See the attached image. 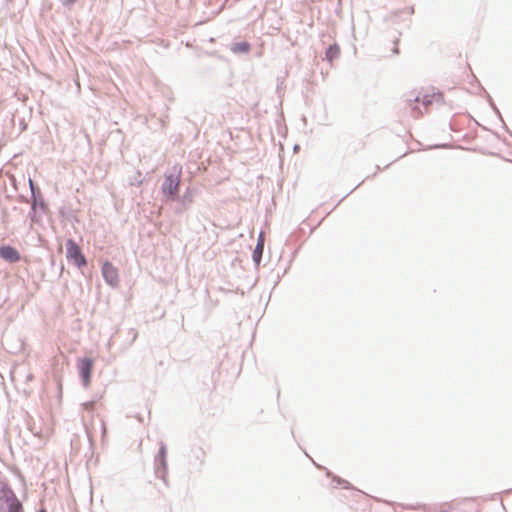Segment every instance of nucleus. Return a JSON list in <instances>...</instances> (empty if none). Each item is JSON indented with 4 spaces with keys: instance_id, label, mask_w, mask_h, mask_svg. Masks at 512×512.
Listing matches in <instances>:
<instances>
[{
    "instance_id": "nucleus-1",
    "label": "nucleus",
    "mask_w": 512,
    "mask_h": 512,
    "mask_svg": "<svg viewBox=\"0 0 512 512\" xmlns=\"http://www.w3.org/2000/svg\"><path fill=\"white\" fill-rule=\"evenodd\" d=\"M29 189L32 201L28 218L32 223L39 224L42 220V214L48 209L47 204L42 196L39 185L32 179H29Z\"/></svg>"
},
{
    "instance_id": "nucleus-2",
    "label": "nucleus",
    "mask_w": 512,
    "mask_h": 512,
    "mask_svg": "<svg viewBox=\"0 0 512 512\" xmlns=\"http://www.w3.org/2000/svg\"><path fill=\"white\" fill-rule=\"evenodd\" d=\"M181 172L182 167H177L175 165L173 166L172 172H166L164 174V180L160 186V192L168 202L178 198L181 183Z\"/></svg>"
},
{
    "instance_id": "nucleus-3",
    "label": "nucleus",
    "mask_w": 512,
    "mask_h": 512,
    "mask_svg": "<svg viewBox=\"0 0 512 512\" xmlns=\"http://www.w3.org/2000/svg\"><path fill=\"white\" fill-rule=\"evenodd\" d=\"M19 500L6 478H0V512H14L22 508Z\"/></svg>"
},
{
    "instance_id": "nucleus-4",
    "label": "nucleus",
    "mask_w": 512,
    "mask_h": 512,
    "mask_svg": "<svg viewBox=\"0 0 512 512\" xmlns=\"http://www.w3.org/2000/svg\"><path fill=\"white\" fill-rule=\"evenodd\" d=\"M65 246L66 259L69 263H71L78 269H82L87 266V258L73 238L66 239Z\"/></svg>"
},
{
    "instance_id": "nucleus-5",
    "label": "nucleus",
    "mask_w": 512,
    "mask_h": 512,
    "mask_svg": "<svg viewBox=\"0 0 512 512\" xmlns=\"http://www.w3.org/2000/svg\"><path fill=\"white\" fill-rule=\"evenodd\" d=\"M76 367L81 384L88 388L92 380L94 360L91 357H79Z\"/></svg>"
},
{
    "instance_id": "nucleus-6",
    "label": "nucleus",
    "mask_w": 512,
    "mask_h": 512,
    "mask_svg": "<svg viewBox=\"0 0 512 512\" xmlns=\"http://www.w3.org/2000/svg\"><path fill=\"white\" fill-rule=\"evenodd\" d=\"M102 277L105 283L111 288L119 285V274L117 268L108 260L104 261L101 267Z\"/></svg>"
},
{
    "instance_id": "nucleus-7",
    "label": "nucleus",
    "mask_w": 512,
    "mask_h": 512,
    "mask_svg": "<svg viewBox=\"0 0 512 512\" xmlns=\"http://www.w3.org/2000/svg\"><path fill=\"white\" fill-rule=\"evenodd\" d=\"M314 465L320 469V470H324L325 471V474L328 478H331V483H332V487L333 488H341V489H351V490H354V491H357L359 493H362L360 490L356 489L349 481H347L346 479L338 476V475H335L332 471H330L328 468L326 467H323L321 465H318L316 464L314 461H313Z\"/></svg>"
},
{
    "instance_id": "nucleus-8",
    "label": "nucleus",
    "mask_w": 512,
    "mask_h": 512,
    "mask_svg": "<svg viewBox=\"0 0 512 512\" xmlns=\"http://www.w3.org/2000/svg\"><path fill=\"white\" fill-rule=\"evenodd\" d=\"M404 101L411 109V114L414 118H419L423 115V111L417 104L420 100V91L414 89L403 95Z\"/></svg>"
},
{
    "instance_id": "nucleus-9",
    "label": "nucleus",
    "mask_w": 512,
    "mask_h": 512,
    "mask_svg": "<svg viewBox=\"0 0 512 512\" xmlns=\"http://www.w3.org/2000/svg\"><path fill=\"white\" fill-rule=\"evenodd\" d=\"M0 258L9 264H14L19 262L22 256L19 250L11 244H1Z\"/></svg>"
},
{
    "instance_id": "nucleus-10",
    "label": "nucleus",
    "mask_w": 512,
    "mask_h": 512,
    "mask_svg": "<svg viewBox=\"0 0 512 512\" xmlns=\"http://www.w3.org/2000/svg\"><path fill=\"white\" fill-rule=\"evenodd\" d=\"M200 193V189L197 186L189 185L185 188L183 194L178 193V198H175L171 202H182V206L192 207L194 198Z\"/></svg>"
},
{
    "instance_id": "nucleus-11",
    "label": "nucleus",
    "mask_w": 512,
    "mask_h": 512,
    "mask_svg": "<svg viewBox=\"0 0 512 512\" xmlns=\"http://www.w3.org/2000/svg\"><path fill=\"white\" fill-rule=\"evenodd\" d=\"M206 452L200 446H193L190 450L189 464L195 467L197 471H200L202 466L205 464Z\"/></svg>"
},
{
    "instance_id": "nucleus-12",
    "label": "nucleus",
    "mask_w": 512,
    "mask_h": 512,
    "mask_svg": "<svg viewBox=\"0 0 512 512\" xmlns=\"http://www.w3.org/2000/svg\"><path fill=\"white\" fill-rule=\"evenodd\" d=\"M154 474L156 478L162 480L166 486H169L167 459L154 458Z\"/></svg>"
},
{
    "instance_id": "nucleus-13",
    "label": "nucleus",
    "mask_w": 512,
    "mask_h": 512,
    "mask_svg": "<svg viewBox=\"0 0 512 512\" xmlns=\"http://www.w3.org/2000/svg\"><path fill=\"white\" fill-rule=\"evenodd\" d=\"M264 252V239L260 236L257 240L256 246L252 251V261L255 268H259Z\"/></svg>"
},
{
    "instance_id": "nucleus-14",
    "label": "nucleus",
    "mask_w": 512,
    "mask_h": 512,
    "mask_svg": "<svg viewBox=\"0 0 512 512\" xmlns=\"http://www.w3.org/2000/svg\"><path fill=\"white\" fill-rule=\"evenodd\" d=\"M340 53L341 49L339 44L334 42L326 48L323 60L327 61L332 66L333 61L339 58Z\"/></svg>"
},
{
    "instance_id": "nucleus-15",
    "label": "nucleus",
    "mask_w": 512,
    "mask_h": 512,
    "mask_svg": "<svg viewBox=\"0 0 512 512\" xmlns=\"http://www.w3.org/2000/svg\"><path fill=\"white\" fill-rule=\"evenodd\" d=\"M486 101L489 104L492 111L494 112V114L499 119V121L502 123L503 129L512 137V131L506 125L499 108L497 107L495 101L493 100V98L491 97V95L489 93H486Z\"/></svg>"
},
{
    "instance_id": "nucleus-16",
    "label": "nucleus",
    "mask_w": 512,
    "mask_h": 512,
    "mask_svg": "<svg viewBox=\"0 0 512 512\" xmlns=\"http://www.w3.org/2000/svg\"><path fill=\"white\" fill-rule=\"evenodd\" d=\"M230 50L232 53L237 55H246L251 51V44L246 40L233 42L231 44Z\"/></svg>"
},
{
    "instance_id": "nucleus-17",
    "label": "nucleus",
    "mask_w": 512,
    "mask_h": 512,
    "mask_svg": "<svg viewBox=\"0 0 512 512\" xmlns=\"http://www.w3.org/2000/svg\"><path fill=\"white\" fill-rule=\"evenodd\" d=\"M419 102H421V104L424 107H428V106L432 105V103L434 102V93L429 94V93H422V91H420Z\"/></svg>"
},
{
    "instance_id": "nucleus-18",
    "label": "nucleus",
    "mask_w": 512,
    "mask_h": 512,
    "mask_svg": "<svg viewBox=\"0 0 512 512\" xmlns=\"http://www.w3.org/2000/svg\"><path fill=\"white\" fill-rule=\"evenodd\" d=\"M167 453V445L165 444V442L160 441L158 452L156 453L154 458L167 459Z\"/></svg>"
},
{
    "instance_id": "nucleus-19",
    "label": "nucleus",
    "mask_w": 512,
    "mask_h": 512,
    "mask_svg": "<svg viewBox=\"0 0 512 512\" xmlns=\"http://www.w3.org/2000/svg\"><path fill=\"white\" fill-rule=\"evenodd\" d=\"M101 398H102V395L100 394L99 396H96L92 400H89V401H86V402L82 403L81 404L82 409L85 410V411H92L96 401L98 399H101Z\"/></svg>"
},
{
    "instance_id": "nucleus-20",
    "label": "nucleus",
    "mask_w": 512,
    "mask_h": 512,
    "mask_svg": "<svg viewBox=\"0 0 512 512\" xmlns=\"http://www.w3.org/2000/svg\"><path fill=\"white\" fill-rule=\"evenodd\" d=\"M451 147L452 146L450 143H439V144L429 145L425 148H422V150L449 149Z\"/></svg>"
},
{
    "instance_id": "nucleus-21",
    "label": "nucleus",
    "mask_w": 512,
    "mask_h": 512,
    "mask_svg": "<svg viewBox=\"0 0 512 512\" xmlns=\"http://www.w3.org/2000/svg\"><path fill=\"white\" fill-rule=\"evenodd\" d=\"M144 181V178L142 177V173L141 171H137L135 176L133 177V180H131L130 182V185H136V186H140L142 185Z\"/></svg>"
},
{
    "instance_id": "nucleus-22",
    "label": "nucleus",
    "mask_w": 512,
    "mask_h": 512,
    "mask_svg": "<svg viewBox=\"0 0 512 512\" xmlns=\"http://www.w3.org/2000/svg\"><path fill=\"white\" fill-rule=\"evenodd\" d=\"M176 203H177V205L174 209V212L177 215H181L191 209L190 207L182 206V202H176Z\"/></svg>"
},
{
    "instance_id": "nucleus-23",
    "label": "nucleus",
    "mask_w": 512,
    "mask_h": 512,
    "mask_svg": "<svg viewBox=\"0 0 512 512\" xmlns=\"http://www.w3.org/2000/svg\"><path fill=\"white\" fill-rule=\"evenodd\" d=\"M79 0H59L63 7L70 9L74 6Z\"/></svg>"
},
{
    "instance_id": "nucleus-24",
    "label": "nucleus",
    "mask_w": 512,
    "mask_h": 512,
    "mask_svg": "<svg viewBox=\"0 0 512 512\" xmlns=\"http://www.w3.org/2000/svg\"><path fill=\"white\" fill-rule=\"evenodd\" d=\"M365 180H362L361 182H359L350 192H348L346 195H344L339 201L338 203L336 204V207L346 198L348 197L351 193H353L358 187H360L363 183H364Z\"/></svg>"
},
{
    "instance_id": "nucleus-25",
    "label": "nucleus",
    "mask_w": 512,
    "mask_h": 512,
    "mask_svg": "<svg viewBox=\"0 0 512 512\" xmlns=\"http://www.w3.org/2000/svg\"><path fill=\"white\" fill-rule=\"evenodd\" d=\"M434 102L444 103V96L439 90H437V92L434 93Z\"/></svg>"
},
{
    "instance_id": "nucleus-26",
    "label": "nucleus",
    "mask_w": 512,
    "mask_h": 512,
    "mask_svg": "<svg viewBox=\"0 0 512 512\" xmlns=\"http://www.w3.org/2000/svg\"><path fill=\"white\" fill-rule=\"evenodd\" d=\"M101 434H102V438H104L107 434V426L103 419H101Z\"/></svg>"
},
{
    "instance_id": "nucleus-27",
    "label": "nucleus",
    "mask_w": 512,
    "mask_h": 512,
    "mask_svg": "<svg viewBox=\"0 0 512 512\" xmlns=\"http://www.w3.org/2000/svg\"><path fill=\"white\" fill-rule=\"evenodd\" d=\"M475 81L478 83L480 94L486 99L487 90L479 83L477 78H475Z\"/></svg>"
},
{
    "instance_id": "nucleus-28",
    "label": "nucleus",
    "mask_w": 512,
    "mask_h": 512,
    "mask_svg": "<svg viewBox=\"0 0 512 512\" xmlns=\"http://www.w3.org/2000/svg\"><path fill=\"white\" fill-rule=\"evenodd\" d=\"M130 333H132V334H133V336H132V339H131V341H130L129 345H132V343L136 340V338H137V336H138V333H137L134 329H131V330H130Z\"/></svg>"
},
{
    "instance_id": "nucleus-29",
    "label": "nucleus",
    "mask_w": 512,
    "mask_h": 512,
    "mask_svg": "<svg viewBox=\"0 0 512 512\" xmlns=\"http://www.w3.org/2000/svg\"><path fill=\"white\" fill-rule=\"evenodd\" d=\"M277 81H279V78L277 79ZM283 81L281 82H278L277 83V88H276V92L277 94L280 96V91H281V85H282Z\"/></svg>"
},
{
    "instance_id": "nucleus-30",
    "label": "nucleus",
    "mask_w": 512,
    "mask_h": 512,
    "mask_svg": "<svg viewBox=\"0 0 512 512\" xmlns=\"http://www.w3.org/2000/svg\"><path fill=\"white\" fill-rule=\"evenodd\" d=\"M36 512H48V510L44 505H42L36 510Z\"/></svg>"
},
{
    "instance_id": "nucleus-31",
    "label": "nucleus",
    "mask_w": 512,
    "mask_h": 512,
    "mask_svg": "<svg viewBox=\"0 0 512 512\" xmlns=\"http://www.w3.org/2000/svg\"><path fill=\"white\" fill-rule=\"evenodd\" d=\"M158 121H159L161 127H165L166 126V120L165 119L159 118Z\"/></svg>"
},
{
    "instance_id": "nucleus-32",
    "label": "nucleus",
    "mask_w": 512,
    "mask_h": 512,
    "mask_svg": "<svg viewBox=\"0 0 512 512\" xmlns=\"http://www.w3.org/2000/svg\"><path fill=\"white\" fill-rule=\"evenodd\" d=\"M469 117L478 125L480 126L483 130H487V128L485 126H482L480 125L471 115H469Z\"/></svg>"
},
{
    "instance_id": "nucleus-33",
    "label": "nucleus",
    "mask_w": 512,
    "mask_h": 512,
    "mask_svg": "<svg viewBox=\"0 0 512 512\" xmlns=\"http://www.w3.org/2000/svg\"><path fill=\"white\" fill-rule=\"evenodd\" d=\"M26 128H27V125L24 122H22L21 123V131L26 130Z\"/></svg>"
},
{
    "instance_id": "nucleus-34",
    "label": "nucleus",
    "mask_w": 512,
    "mask_h": 512,
    "mask_svg": "<svg viewBox=\"0 0 512 512\" xmlns=\"http://www.w3.org/2000/svg\"><path fill=\"white\" fill-rule=\"evenodd\" d=\"M300 149V146L298 144H295L293 147L294 152H297Z\"/></svg>"
},
{
    "instance_id": "nucleus-35",
    "label": "nucleus",
    "mask_w": 512,
    "mask_h": 512,
    "mask_svg": "<svg viewBox=\"0 0 512 512\" xmlns=\"http://www.w3.org/2000/svg\"><path fill=\"white\" fill-rule=\"evenodd\" d=\"M14 512H25V511H24V507H22V508H18V510H17V511H14Z\"/></svg>"
},
{
    "instance_id": "nucleus-36",
    "label": "nucleus",
    "mask_w": 512,
    "mask_h": 512,
    "mask_svg": "<svg viewBox=\"0 0 512 512\" xmlns=\"http://www.w3.org/2000/svg\"><path fill=\"white\" fill-rule=\"evenodd\" d=\"M394 53H396V54H398V53H399V49H398V47H397V46H395V48H394Z\"/></svg>"
},
{
    "instance_id": "nucleus-37",
    "label": "nucleus",
    "mask_w": 512,
    "mask_h": 512,
    "mask_svg": "<svg viewBox=\"0 0 512 512\" xmlns=\"http://www.w3.org/2000/svg\"><path fill=\"white\" fill-rule=\"evenodd\" d=\"M376 169H377V171H381L382 170V168L379 165H376Z\"/></svg>"
},
{
    "instance_id": "nucleus-38",
    "label": "nucleus",
    "mask_w": 512,
    "mask_h": 512,
    "mask_svg": "<svg viewBox=\"0 0 512 512\" xmlns=\"http://www.w3.org/2000/svg\"><path fill=\"white\" fill-rule=\"evenodd\" d=\"M32 378H33V376H32L31 374H29V375L27 376V380H31Z\"/></svg>"
},
{
    "instance_id": "nucleus-39",
    "label": "nucleus",
    "mask_w": 512,
    "mask_h": 512,
    "mask_svg": "<svg viewBox=\"0 0 512 512\" xmlns=\"http://www.w3.org/2000/svg\"><path fill=\"white\" fill-rule=\"evenodd\" d=\"M51 264L55 265V259L54 258H51Z\"/></svg>"
},
{
    "instance_id": "nucleus-40",
    "label": "nucleus",
    "mask_w": 512,
    "mask_h": 512,
    "mask_svg": "<svg viewBox=\"0 0 512 512\" xmlns=\"http://www.w3.org/2000/svg\"><path fill=\"white\" fill-rule=\"evenodd\" d=\"M511 491H512V488H511V489H508V490H505V492H504V493L508 494V493H510Z\"/></svg>"
},
{
    "instance_id": "nucleus-41",
    "label": "nucleus",
    "mask_w": 512,
    "mask_h": 512,
    "mask_svg": "<svg viewBox=\"0 0 512 512\" xmlns=\"http://www.w3.org/2000/svg\"><path fill=\"white\" fill-rule=\"evenodd\" d=\"M63 269H64V266H63V264H62V265H61V268H60V273H61V274H62V272H63Z\"/></svg>"
},
{
    "instance_id": "nucleus-42",
    "label": "nucleus",
    "mask_w": 512,
    "mask_h": 512,
    "mask_svg": "<svg viewBox=\"0 0 512 512\" xmlns=\"http://www.w3.org/2000/svg\"><path fill=\"white\" fill-rule=\"evenodd\" d=\"M374 176H376V173H373V175H372V176H367V178H366V179H368V178H370V177H374Z\"/></svg>"
},
{
    "instance_id": "nucleus-43",
    "label": "nucleus",
    "mask_w": 512,
    "mask_h": 512,
    "mask_svg": "<svg viewBox=\"0 0 512 512\" xmlns=\"http://www.w3.org/2000/svg\"><path fill=\"white\" fill-rule=\"evenodd\" d=\"M395 162H397V159L392 160L391 164H394Z\"/></svg>"
},
{
    "instance_id": "nucleus-44",
    "label": "nucleus",
    "mask_w": 512,
    "mask_h": 512,
    "mask_svg": "<svg viewBox=\"0 0 512 512\" xmlns=\"http://www.w3.org/2000/svg\"><path fill=\"white\" fill-rule=\"evenodd\" d=\"M395 162H397V159L392 160L391 164H394Z\"/></svg>"
},
{
    "instance_id": "nucleus-45",
    "label": "nucleus",
    "mask_w": 512,
    "mask_h": 512,
    "mask_svg": "<svg viewBox=\"0 0 512 512\" xmlns=\"http://www.w3.org/2000/svg\"><path fill=\"white\" fill-rule=\"evenodd\" d=\"M395 162H397V159L392 160L391 164H394Z\"/></svg>"
},
{
    "instance_id": "nucleus-46",
    "label": "nucleus",
    "mask_w": 512,
    "mask_h": 512,
    "mask_svg": "<svg viewBox=\"0 0 512 512\" xmlns=\"http://www.w3.org/2000/svg\"><path fill=\"white\" fill-rule=\"evenodd\" d=\"M304 453H305V456L310 458V456L308 455V453L305 450H304Z\"/></svg>"
}]
</instances>
